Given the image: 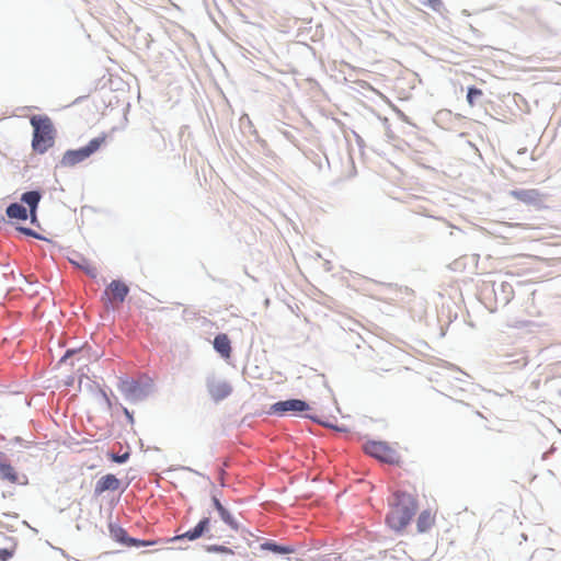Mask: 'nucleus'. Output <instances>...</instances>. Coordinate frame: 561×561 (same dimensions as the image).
I'll return each mask as SVG.
<instances>
[{
  "label": "nucleus",
  "mask_w": 561,
  "mask_h": 561,
  "mask_svg": "<svg viewBox=\"0 0 561 561\" xmlns=\"http://www.w3.org/2000/svg\"><path fill=\"white\" fill-rule=\"evenodd\" d=\"M511 196L515 199L528 205L533 206L537 209L543 208V197L545 195L540 193L536 188L528 190H514L511 192Z\"/></svg>",
  "instance_id": "39448f33"
},
{
  "label": "nucleus",
  "mask_w": 561,
  "mask_h": 561,
  "mask_svg": "<svg viewBox=\"0 0 561 561\" xmlns=\"http://www.w3.org/2000/svg\"><path fill=\"white\" fill-rule=\"evenodd\" d=\"M105 141V137L94 138L89 141V144L82 148L77 150H68L61 158V165L66 168L73 167L87 158H89L92 153H94L101 145Z\"/></svg>",
  "instance_id": "7ed1b4c3"
},
{
  "label": "nucleus",
  "mask_w": 561,
  "mask_h": 561,
  "mask_svg": "<svg viewBox=\"0 0 561 561\" xmlns=\"http://www.w3.org/2000/svg\"><path fill=\"white\" fill-rule=\"evenodd\" d=\"M20 231H22L23 233H25L27 236H34V232L28 228H20Z\"/></svg>",
  "instance_id": "a878e982"
},
{
  "label": "nucleus",
  "mask_w": 561,
  "mask_h": 561,
  "mask_svg": "<svg viewBox=\"0 0 561 561\" xmlns=\"http://www.w3.org/2000/svg\"><path fill=\"white\" fill-rule=\"evenodd\" d=\"M71 353H72V352L67 351V352H66V354H65V356L62 357V359H65L66 357H68Z\"/></svg>",
  "instance_id": "bb28decb"
},
{
  "label": "nucleus",
  "mask_w": 561,
  "mask_h": 561,
  "mask_svg": "<svg viewBox=\"0 0 561 561\" xmlns=\"http://www.w3.org/2000/svg\"><path fill=\"white\" fill-rule=\"evenodd\" d=\"M13 556V550L0 549V561H8Z\"/></svg>",
  "instance_id": "5701e85b"
},
{
  "label": "nucleus",
  "mask_w": 561,
  "mask_h": 561,
  "mask_svg": "<svg viewBox=\"0 0 561 561\" xmlns=\"http://www.w3.org/2000/svg\"><path fill=\"white\" fill-rule=\"evenodd\" d=\"M483 95V92L481 89H478L476 87H470L468 89L467 93V102L472 107L476 105V102L478 99H480Z\"/></svg>",
  "instance_id": "a211bd4d"
},
{
  "label": "nucleus",
  "mask_w": 561,
  "mask_h": 561,
  "mask_svg": "<svg viewBox=\"0 0 561 561\" xmlns=\"http://www.w3.org/2000/svg\"><path fill=\"white\" fill-rule=\"evenodd\" d=\"M207 390L215 401H221L231 394L232 387L226 380L213 378L207 381Z\"/></svg>",
  "instance_id": "0eeeda50"
},
{
  "label": "nucleus",
  "mask_w": 561,
  "mask_h": 561,
  "mask_svg": "<svg viewBox=\"0 0 561 561\" xmlns=\"http://www.w3.org/2000/svg\"><path fill=\"white\" fill-rule=\"evenodd\" d=\"M436 512H433L432 510H424L423 512H421L416 520L417 530L420 533H425L430 530L434 526Z\"/></svg>",
  "instance_id": "ddd939ff"
},
{
  "label": "nucleus",
  "mask_w": 561,
  "mask_h": 561,
  "mask_svg": "<svg viewBox=\"0 0 561 561\" xmlns=\"http://www.w3.org/2000/svg\"><path fill=\"white\" fill-rule=\"evenodd\" d=\"M214 348L224 358L228 359L231 356V342L227 334L220 333L216 335L214 340Z\"/></svg>",
  "instance_id": "4468645a"
},
{
  "label": "nucleus",
  "mask_w": 561,
  "mask_h": 561,
  "mask_svg": "<svg viewBox=\"0 0 561 561\" xmlns=\"http://www.w3.org/2000/svg\"><path fill=\"white\" fill-rule=\"evenodd\" d=\"M417 504L415 499L404 492L394 493V500L390 503V510L386 522L388 526L396 530H403L415 514Z\"/></svg>",
  "instance_id": "f257e3e1"
},
{
  "label": "nucleus",
  "mask_w": 561,
  "mask_h": 561,
  "mask_svg": "<svg viewBox=\"0 0 561 561\" xmlns=\"http://www.w3.org/2000/svg\"><path fill=\"white\" fill-rule=\"evenodd\" d=\"M210 519L208 517L203 518L199 523L193 528L187 530L181 536H176L174 539L186 538L188 540H195L202 537L205 533L209 530Z\"/></svg>",
  "instance_id": "f8f14e48"
},
{
  "label": "nucleus",
  "mask_w": 561,
  "mask_h": 561,
  "mask_svg": "<svg viewBox=\"0 0 561 561\" xmlns=\"http://www.w3.org/2000/svg\"><path fill=\"white\" fill-rule=\"evenodd\" d=\"M0 479L9 481L10 483H16L19 481L15 469L5 461V457L0 458Z\"/></svg>",
  "instance_id": "2eb2a0df"
},
{
  "label": "nucleus",
  "mask_w": 561,
  "mask_h": 561,
  "mask_svg": "<svg viewBox=\"0 0 561 561\" xmlns=\"http://www.w3.org/2000/svg\"><path fill=\"white\" fill-rule=\"evenodd\" d=\"M79 266H80L82 270H84V271H85V273H87L88 275H90L91 277H96V276H98V267H96L94 264H92V263H90V262H88V261L83 260V263H82V264H80Z\"/></svg>",
  "instance_id": "6ab92c4d"
},
{
  "label": "nucleus",
  "mask_w": 561,
  "mask_h": 561,
  "mask_svg": "<svg viewBox=\"0 0 561 561\" xmlns=\"http://www.w3.org/2000/svg\"><path fill=\"white\" fill-rule=\"evenodd\" d=\"M213 504L222 522L227 524L232 530L238 531L240 528L238 520L233 517L231 512L225 505H222L219 499L213 496Z\"/></svg>",
  "instance_id": "9d476101"
},
{
  "label": "nucleus",
  "mask_w": 561,
  "mask_h": 561,
  "mask_svg": "<svg viewBox=\"0 0 561 561\" xmlns=\"http://www.w3.org/2000/svg\"><path fill=\"white\" fill-rule=\"evenodd\" d=\"M111 460L114 462L123 463L129 458V454L125 453L123 455L110 454Z\"/></svg>",
  "instance_id": "4be33fe9"
},
{
  "label": "nucleus",
  "mask_w": 561,
  "mask_h": 561,
  "mask_svg": "<svg viewBox=\"0 0 561 561\" xmlns=\"http://www.w3.org/2000/svg\"><path fill=\"white\" fill-rule=\"evenodd\" d=\"M121 485L119 480L112 473L105 474L95 484V494L100 495L105 491H116Z\"/></svg>",
  "instance_id": "9b49d317"
},
{
  "label": "nucleus",
  "mask_w": 561,
  "mask_h": 561,
  "mask_svg": "<svg viewBox=\"0 0 561 561\" xmlns=\"http://www.w3.org/2000/svg\"><path fill=\"white\" fill-rule=\"evenodd\" d=\"M129 293L128 286L122 280H112L104 290V299L112 306L122 304Z\"/></svg>",
  "instance_id": "423d86ee"
},
{
  "label": "nucleus",
  "mask_w": 561,
  "mask_h": 561,
  "mask_svg": "<svg viewBox=\"0 0 561 561\" xmlns=\"http://www.w3.org/2000/svg\"><path fill=\"white\" fill-rule=\"evenodd\" d=\"M265 547L275 552H287L288 551L286 548L279 547L274 543H266Z\"/></svg>",
  "instance_id": "b1692460"
},
{
  "label": "nucleus",
  "mask_w": 561,
  "mask_h": 561,
  "mask_svg": "<svg viewBox=\"0 0 561 561\" xmlns=\"http://www.w3.org/2000/svg\"><path fill=\"white\" fill-rule=\"evenodd\" d=\"M273 412L276 414H285L288 412L297 413V412H304L309 409V405L299 399H290L286 401H279L273 404L272 407Z\"/></svg>",
  "instance_id": "1a4fd4ad"
},
{
  "label": "nucleus",
  "mask_w": 561,
  "mask_h": 561,
  "mask_svg": "<svg viewBox=\"0 0 561 561\" xmlns=\"http://www.w3.org/2000/svg\"><path fill=\"white\" fill-rule=\"evenodd\" d=\"M511 227H520V224H510Z\"/></svg>",
  "instance_id": "cd10ccee"
},
{
  "label": "nucleus",
  "mask_w": 561,
  "mask_h": 561,
  "mask_svg": "<svg viewBox=\"0 0 561 561\" xmlns=\"http://www.w3.org/2000/svg\"><path fill=\"white\" fill-rule=\"evenodd\" d=\"M110 528V535L111 537L117 541V542H121L125 546H149V545H152L151 541H145V540H138V539H134V538H130L128 537L126 530L124 528H122L121 526L116 525V524H110L108 526Z\"/></svg>",
  "instance_id": "6e6552de"
},
{
  "label": "nucleus",
  "mask_w": 561,
  "mask_h": 561,
  "mask_svg": "<svg viewBox=\"0 0 561 561\" xmlns=\"http://www.w3.org/2000/svg\"><path fill=\"white\" fill-rule=\"evenodd\" d=\"M21 199L26 205H28V207L31 209L32 220H34L35 219V210L41 201V194L37 191H30V192L24 193L22 195Z\"/></svg>",
  "instance_id": "dca6fc26"
},
{
  "label": "nucleus",
  "mask_w": 561,
  "mask_h": 561,
  "mask_svg": "<svg viewBox=\"0 0 561 561\" xmlns=\"http://www.w3.org/2000/svg\"><path fill=\"white\" fill-rule=\"evenodd\" d=\"M31 125L34 128L32 147L36 152L44 153L54 145V127L46 116H33Z\"/></svg>",
  "instance_id": "f03ea898"
},
{
  "label": "nucleus",
  "mask_w": 561,
  "mask_h": 561,
  "mask_svg": "<svg viewBox=\"0 0 561 561\" xmlns=\"http://www.w3.org/2000/svg\"><path fill=\"white\" fill-rule=\"evenodd\" d=\"M364 450L367 455L387 463H398L400 460L397 450L383 442H368L364 445Z\"/></svg>",
  "instance_id": "20e7f679"
},
{
  "label": "nucleus",
  "mask_w": 561,
  "mask_h": 561,
  "mask_svg": "<svg viewBox=\"0 0 561 561\" xmlns=\"http://www.w3.org/2000/svg\"><path fill=\"white\" fill-rule=\"evenodd\" d=\"M0 458H3V454L0 451Z\"/></svg>",
  "instance_id": "c85d7f7f"
},
{
  "label": "nucleus",
  "mask_w": 561,
  "mask_h": 561,
  "mask_svg": "<svg viewBox=\"0 0 561 561\" xmlns=\"http://www.w3.org/2000/svg\"><path fill=\"white\" fill-rule=\"evenodd\" d=\"M208 552H218V553H227V554H233V550L226 547V546H219V545H213L207 547Z\"/></svg>",
  "instance_id": "aec40b11"
},
{
  "label": "nucleus",
  "mask_w": 561,
  "mask_h": 561,
  "mask_svg": "<svg viewBox=\"0 0 561 561\" xmlns=\"http://www.w3.org/2000/svg\"><path fill=\"white\" fill-rule=\"evenodd\" d=\"M423 4L430 7L434 11L440 12L444 8L442 0H423Z\"/></svg>",
  "instance_id": "412c9836"
},
{
  "label": "nucleus",
  "mask_w": 561,
  "mask_h": 561,
  "mask_svg": "<svg viewBox=\"0 0 561 561\" xmlns=\"http://www.w3.org/2000/svg\"><path fill=\"white\" fill-rule=\"evenodd\" d=\"M7 215L9 218L12 219H27L26 208L18 203H13L7 208Z\"/></svg>",
  "instance_id": "f3484780"
},
{
  "label": "nucleus",
  "mask_w": 561,
  "mask_h": 561,
  "mask_svg": "<svg viewBox=\"0 0 561 561\" xmlns=\"http://www.w3.org/2000/svg\"><path fill=\"white\" fill-rule=\"evenodd\" d=\"M123 412L126 415V417L128 419L129 423H134L133 414L128 411V409L123 407Z\"/></svg>",
  "instance_id": "393cba45"
}]
</instances>
